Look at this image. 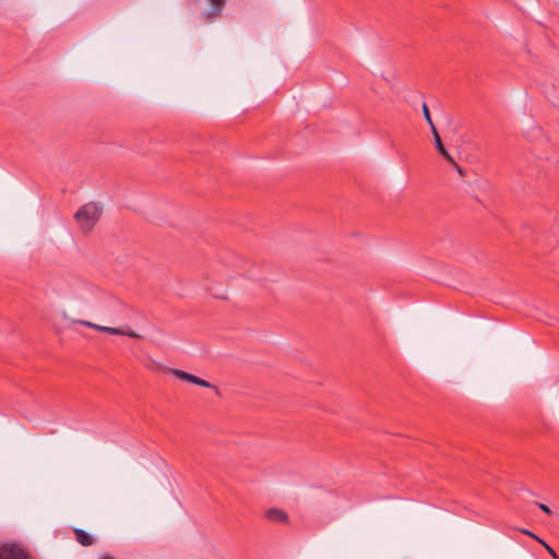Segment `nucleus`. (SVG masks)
<instances>
[{"label": "nucleus", "mask_w": 559, "mask_h": 559, "mask_svg": "<svg viewBox=\"0 0 559 559\" xmlns=\"http://www.w3.org/2000/svg\"><path fill=\"white\" fill-rule=\"evenodd\" d=\"M102 209L94 202L81 206L74 218L84 233H88L100 217Z\"/></svg>", "instance_id": "nucleus-1"}, {"label": "nucleus", "mask_w": 559, "mask_h": 559, "mask_svg": "<svg viewBox=\"0 0 559 559\" xmlns=\"http://www.w3.org/2000/svg\"><path fill=\"white\" fill-rule=\"evenodd\" d=\"M73 323H79V324H82L84 326H87V328H91V329H94V330H97V331H100V332H105V333H108V334H111V335H127L131 338H139L140 337V334H138L136 332H134L133 330H131L129 326L127 328H111V326H105V325H99V324H96V323H93V322H90V321H86V320H74L72 319L71 320Z\"/></svg>", "instance_id": "nucleus-2"}, {"label": "nucleus", "mask_w": 559, "mask_h": 559, "mask_svg": "<svg viewBox=\"0 0 559 559\" xmlns=\"http://www.w3.org/2000/svg\"><path fill=\"white\" fill-rule=\"evenodd\" d=\"M168 372L174 374L179 380L187 381V382H190L192 384L200 385L203 388H211L218 392L217 386H215V385L211 384L210 382H207L206 380H203V379H201L192 373H189L187 371H183L180 369H175V368H169Z\"/></svg>", "instance_id": "nucleus-3"}, {"label": "nucleus", "mask_w": 559, "mask_h": 559, "mask_svg": "<svg viewBox=\"0 0 559 559\" xmlns=\"http://www.w3.org/2000/svg\"><path fill=\"white\" fill-rule=\"evenodd\" d=\"M0 559H32L29 554L15 544L3 545L0 548Z\"/></svg>", "instance_id": "nucleus-4"}, {"label": "nucleus", "mask_w": 559, "mask_h": 559, "mask_svg": "<svg viewBox=\"0 0 559 559\" xmlns=\"http://www.w3.org/2000/svg\"><path fill=\"white\" fill-rule=\"evenodd\" d=\"M207 2L212 5L211 10L204 11L202 16L206 21H212L222 15L223 9L226 5L227 0H207Z\"/></svg>", "instance_id": "nucleus-5"}, {"label": "nucleus", "mask_w": 559, "mask_h": 559, "mask_svg": "<svg viewBox=\"0 0 559 559\" xmlns=\"http://www.w3.org/2000/svg\"><path fill=\"white\" fill-rule=\"evenodd\" d=\"M265 516L269 521H272L275 523H285L288 520L287 513L277 508H271V509L266 510Z\"/></svg>", "instance_id": "nucleus-6"}, {"label": "nucleus", "mask_w": 559, "mask_h": 559, "mask_svg": "<svg viewBox=\"0 0 559 559\" xmlns=\"http://www.w3.org/2000/svg\"><path fill=\"white\" fill-rule=\"evenodd\" d=\"M75 539L79 544H81L84 547L92 546L95 542L92 535H90L86 531L82 528H74L73 530Z\"/></svg>", "instance_id": "nucleus-7"}, {"label": "nucleus", "mask_w": 559, "mask_h": 559, "mask_svg": "<svg viewBox=\"0 0 559 559\" xmlns=\"http://www.w3.org/2000/svg\"><path fill=\"white\" fill-rule=\"evenodd\" d=\"M433 138H435V144H436V148L437 151L451 164H454V159L453 157L448 153V151L445 150L442 141H441V138L437 131V128H433Z\"/></svg>", "instance_id": "nucleus-8"}, {"label": "nucleus", "mask_w": 559, "mask_h": 559, "mask_svg": "<svg viewBox=\"0 0 559 559\" xmlns=\"http://www.w3.org/2000/svg\"><path fill=\"white\" fill-rule=\"evenodd\" d=\"M423 112H424V117H425L427 123L431 128V132L433 133V128H436V126L431 119L430 111H429V108L426 103L423 104Z\"/></svg>", "instance_id": "nucleus-9"}, {"label": "nucleus", "mask_w": 559, "mask_h": 559, "mask_svg": "<svg viewBox=\"0 0 559 559\" xmlns=\"http://www.w3.org/2000/svg\"><path fill=\"white\" fill-rule=\"evenodd\" d=\"M538 542L545 546V548L547 549V551L549 552V555L554 558V559H558V556L556 554V551L549 546L547 545L544 540L542 539H538Z\"/></svg>", "instance_id": "nucleus-10"}, {"label": "nucleus", "mask_w": 559, "mask_h": 559, "mask_svg": "<svg viewBox=\"0 0 559 559\" xmlns=\"http://www.w3.org/2000/svg\"><path fill=\"white\" fill-rule=\"evenodd\" d=\"M537 506L547 515H549V516L554 515L552 510L548 506H546L545 503H537Z\"/></svg>", "instance_id": "nucleus-11"}, {"label": "nucleus", "mask_w": 559, "mask_h": 559, "mask_svg": "<svg viewBox=\"0 0 559 559\" xmlns=\"http://www.w3.org/2000/svg\"><path fill=\"white\" fill-rule=\"evenodd\" d=\"M452 165L456 168V170L459 171V174H460L461 176H463V175H464V170H463V168H462L461 166H459L455 162H454V164H452Z\"/></svg>", "instance_id": "nucleus-12"}, {"label": "nucleus", "mask_w": 559, "mask_h": 559, "mask_svg": "<svg viewBox=\"0 0 559 559\" xmlns=\"http://www.w3.org/2000/svg\"><path fill=\"white\" fill-rule=\"evenodd\" d=\"M522 532H523L524 534L528 535V536H532V537H533V538H535L536 540H538V539H539L536 535H534L532 532H530V531H527V530H523Z\"/></svg>", "instance_id": "nucleus-13"}]
</instances>
